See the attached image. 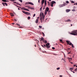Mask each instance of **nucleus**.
Listing matches in <instances>:
<instances>
[{"mask_svg": "<svg viewBox=\"0 0 77 77\" xmlns=\"http://www.w3.org/2000/svg\"><path fill=\"white\" fill-rule=\"evenodd\" d=\"M49 45H50V43H47V44H46V48H50V47Z\"/></svg>", "mask_w": 77, "mask_h": 77, "instance_id": "7ed1b4c3", "label": "nucleus"}, {"mask_svg": "<svg viewBox=\"0 0 77 77\" xmlns=\"http://www.w3.org/2000/svg\"><path fill=\"white\" fill-rule=\"evenodd\" d=\"M66 42H67V44H68V45H69V44H70V43H69V42H70L67 41H66Z\"/></svg>", "mask_w": 77, "mask_h": 77, "instance_id": "f3484780", "label": "nucleus"}, {"mask_svg": "<svg viewBox=\"0 0 77 77\" xmlns=\"http://www.w3.org/2000/svg\"><path fill=\"white\" fill-rule=\"evenodd\" d=\"M44 2H45V0H42V1L41 4L42 6V5H43V3H44Z\"/></svg>", "mask_w": 77, "mask_h": 77, "instance_id": "423d86ee", "label": "nucleus"}, {"mask_svg": "<svg viewBox=\"0 0 77 77\" xmlns=\"http://www.w3.org/2000/svg\"><path fill=\"white\" fill-rule=\"evenodd\" d=\"M13 3H17V2H14Z\"/></svg>", "mask_w": 77, "mask_h": 77, "instance_id": "052dcab7", "label": "nucleus"}, {"mask_svg": "<svg viewBox=\"0 0 77 77\" xmlns=\"http://www.w3.org/2000/svg\"><path fill=\"white\" fill-rule=\"evenodd\" d=\"M56 3L55 1H52L51 2H50L51 6V7H53V4H56Z\"/></svg>", "mask_w": 77, "mask_h": 77, "instance_id": "f257e3e1", "label": "nucleus"}, {"mask_svg": "<svg viewBox=\"0 0 77 77\" xmlns=\"http://www.w3.org/2000/svg\"><path fill=\"white\" fill-rule=\"evenodd\" d=\"M62 60H63V61H64V63H65V60H64L63 59V58H62Z\"/></svg>", "mask_w": 77, "mask_h": 77, "instance_id": "72a5a7b5", "label": "nucleus"}, {"mask_svg": "<svg viewBox=\"0 0 77 77\" xmlns=\"http://www.w3.org/2000/svg\"><path fill=\"white\" fill-rule=\"evenodd\" d=\"M64 57H65V54H64Z\"/></svg>", "mask_w": 77, "mask_h": 77, "instance_id": "e2e57ef3", "label": "nucleus"}, {"mask_svg": "<svg viewBox=\"0 0 77 77\" xmlns=\"http://www.w3.org/2000/svg\"><path fill=\"white\" fill-rule=\"evenodd\" d=\"M41 46H42V47H43V48H44V47L42 45H41Z\"/></svg>", "mask_w": 77, "mask_h": 77, "instance_id": "864d4df0", "label": "nucleus"}, {"mask_svg": "<svg viewBox=\"0 0 77 77\" xmlns=\"http://www.w3.org/2000/svg\"><path fill=\"white\" fill-rule=\"evenodd\" d=\"M29 5H34L33 3L31 2H29Z\"/></svg>", "mask_w": 77, "mask_h": 77, "instance_id": "2eb2a0df", "label": "nucleus"}, {"mask_svg": "<svg viewBox=\"0 0 77 77\" xmlns=\"http://www.w3.org/2000/svg\"><path fill=\"white\" fill-rule=\"evenodd\" d=\"M42 6L40 8V11H41L42 10Z\"/></svg>", "mask_w": 77, "mask_h": 77, "instance_id": "b1692460", "label": "nucleus"}, {"mask_svg": "<svg viewBox=\"0 0 77 77\" xmlns=\"http://www.w3.org/2000/svg\"><path fill=\"white\" fill-rule=\"evenodd\" d=\"M14 24H15V23H12V24H13V25H14Z\"/></svg>", "mask_w": 77, "mask_h": 77, "instance_id": "0e129e2a", "label": "nucleus"}, {"mask_svg": "<svg viewBox=\"0 0 77 77\" xmlns=\"http://www.w3.org/2000/svg\"><path fill=\"white\" fill-rule=\"evenodd\" d=\"M26 11H29V10L27 9H26Z\"/></svg>", "mask_w": 77, "mask_h": 77, "instance_id": "8fccbe9b", "label": "nucleus"}, {"mask_svg": "<svg viewBox=\"0 0 77 77\" xmlns=\"http://www.w3.org/2000/svg\"><path fill=\"white\" fill-rule=\"evenodd\" d=\"M67 59H69V62H70V60H72V58H69V57H68L67 58Z\"/></svg>", "mask_w": 77, "mask_h": 77, "instance_id": "0eeeda50", "label": "nucleus"}, {"mask_svg": "<svg viewBox=\"0 0 77 77\" xmlns=\"http://www.w3.org/2000/svg\"><path fill=\"white\" fill-rule=\"evenodd\" d=\"M17 5H19L20 6H21V5L19 3H17Z\"/></svg>", "mask_w": 77, "mask_h": 77, "instance_id": "bb28decb", "label": "nucleus"}, {"mask_svg": "<svg viewBox=\"0 0 77 77\" xmlns=\"http://www.w3.org/2000/svg\"><path fill=\"white\" fill-rule=\"evenodd\" d=\"M60 42H62V39L60 40Z\"/></svg>", "mask_w": 77, "mask_h": 77, "instance_id": "a19ab883", "label": "nucleus"}, {"mask_svg": "<svg viewBox=\"0 0 77 77\" xmlns=\"http://www.w3.org/2000/svg\"><path fill=\"white\" fill-rule=\"evenodd\" d=\"M29 4V2H27L25 3V5H28Z\"/></svg>", "mask_w": 77, "mask_h": 77, "instance_id": "c9c22d12", "label": "nucleus"}, {"mask_svg": "<svg viewBox=\"0 0 77 77\" xmlns=\"http://www.w3.org/2000/svg\"><path fill=\"white\" fill-rule=\"evenodd\" d=\"M2 4L3 5V6H5V3H4V2H2Z\"/></svg>", "mask_w": 77, "mask_h": 77, "instance_id": "4be33fe9", "label": "nucleus"}, {"mask_svg": "<svg viewBox=\"0 0 77 77\" xmlns=\"http://www.w3.org/2000/svg\"><path fill=\"white\" fill-rule=\"evenodd\" d=\"M75 11V10L73 9L72 10V11Z\"/></svg>", "mask_w": 77, "mask_h": 77, "instance_id": "a18cd8bd", "label": "nucleus"}, {"mask_svg": "<svg viewBox=\"0 0 77 77\" xmlns=\"http://www.w3.org/2000/svg\"><path fill=\"white\" fill-rule=\"evenodd\" d=\"M77 68H76L75 69L74 71H77Z\"/></svg>", "mask_w": 77, "mask_h": 77, "instance_id": "c03bdc74", "label": "nucleus"}, {"mask_svg": "<svg viewBox=\"0 0 77 77\" xmlns=\"http://www.w3.org/2000/svg\"><path fill=\"white\" fill-rule=\"evenodd\" d=\"M73 8L74 9H75V6L73 7Z\"/></svg>", "mask_w": 77, "mask_h": 77, "instance_id": "6e6d98bb", "label": "nucleus"}, {"mask_svg": "<svg viewBox=\"0 0 77 77\" xmlns=\"http://www.w3.org/2000/svg\"><path fill=\"white\" fill-rule=\"evenodd\" d=\"M45 17V15H44L43 17V13H42V17H40V20H42V19H43V21H44V20Z\"/></svg>", "mask_w": 77, "mask_h": 77, "instance_id": "f03ea898", "label": "nucleus"}, {"mask_svg": "<svg viewBox=\"0 0 77 77\" xmlns=\"http://www.w3.org/2000/svg\"><path fill=\"white\" fill-rule=\"evenodd\" d=\"M77 30H74L72 32V33H77Z\"/></svg>", "mask_w": 77, "mask_h": 77, "instance_id": "20e7f679", "label": "nucleus"}, {"mask_svg": "<svg viewBox=\"0 0 77 77\" xmlns=\"http://www.w3.org/2000/svg\"><path fill=\"white\" fill-rule=\"evenodd\" d=\"M72 72H73L74 73H75V72H74V71H72Z\"/></svg>", "mask_w": 77, "mask_h": 77, "instance_id": "774afa93", "label": "nucleus"}, {"mask_svg": "<svg viewBox=\"0 0 77 77\" xmlns=\"http://www.w3.org/2000/svg\"><path fill=\"white\" fill-rule=\"evenodd\" d=\"M43 42H44V43H45V44H47V41L46 40H43Z\"/></svg>", "mask_w": 77, "mask_h": 77, "instance_id": "4468645a", "label": "nucleus"}, {"mask_svg": "<svg viewBox=\"0 0 77 77\" xmlns=\"http://www.w3.org/2000/svg\"><path fill=\"white\" fill-rule=\"evenodd\" d=\"M19 28H21V29L23 27L22 26H19Z\"/></svg>", "mask_w": 77, "mask_h": 77, "instance_id": "de8ad7c7", "label": "nucleus"}, {"mask_svg": "<svg viewBox=\"0 0 77 77\" xmlns=\"http://www.w3.org/2000/svg\"><path fill=\"white\" fill-rule=\"evenodd\" d=\"M22 12H23V13L24 14H26V12L24 11H22Z\"/></svg>", "mask_w": 77, "mask_h": 77, "instance_id": "5701e85b", "label": "nucleus"}, {"mask_svg": "<svg viewBox=\"0 0 77 77\" xmlns=\"http://www.w3.org/2000/svg\"><path fill=\"white\" fill-rule=\"evenodd\" d=\"M40 0H38V3H40Z\"/></svg>", "mask_w": 77, "mask_h": 77, "instance_id": "13d9d810", "label": "nucleus"}, {"mask_svg": "<svg viewBox=\"0 0 77 77\" xmlns=\"http://www.w3.org/2000/svg\"><path fill=\"white\" fill-rule=\"evenodd\" d=\"M60 77H62V75H60Z\"/></svg>", "mask_w": 77, "mask_h": 77, "instance_id": "bf43d9fd", "label": "nucleus"}, {"mask_svg": "<svg viewBox=\"0 0 77 77\" xmlns=\"http://www.w3.org/2000/svg\"><path fill=\"white\" fill-rule=\"evenodd\" d=\"M44 38L43 37H42L41 38V41H44Z\"/></svg>", "mask_w": 77, "mask_h": 77, "instance_id": "6ab92c4d", "label": "nucleus"}, {"mask_svg": "<svg viewBox=\"0 0 77 77\" xmlns=\"http://www.w3.org/2000/svg\"><path fill=\"white\" fill-rule=\"evenodd\" d=\"M20 8H18V10H20Z\"/></svg>", "mask_w": 77, "mask_h": 77, "instance_id": "338daca9", "label": "nucleus"}, {"mask_svg": "<svg viewBox=\"0 0 77 77\" xmlns=\"http://www.w3.org/2000/svg\"><path fill=\"white\" fill-rule=\"evenodd\" d=\"M69 45H71L73 48H74V45H73V44H72V43H70Z\"/></svg>", "mask_w": 77, "mask_h": 77, "instance_id": "39448f33", "label": "nucleus"}, {"mask_svg": "<svg viewBox=\"0 0 77 77\" xmlns=\"http://www.w3.org/2000/svg\"><path fill=\"white\" fill-rule=\"evenodd\" d=\"M27 19L28 20H30V17H28Z\"/></svg>", "mask_w": 77, "mask_h": 77, "instance_id": "cd10ccee", "label": "nucleus"}, {"mask_svg": "<svg viewBox=\"0 0 77 77\" xmlns=\"http://www.w3.org/2000/svg\"><path fill=\"white\" fill-rule=\"evenodd\" d=\"M47 11L45 10V15H47Z\"/></svg>", "mask_w": 77, "mask_h": 77, "instance_id": "aec40b11", "label": "nucleus"}, {"mask_svg": "<svg viewBox=\"0 0 77 77\" xmlns=\"http://www.w3.org/2000/svg\"><path fill=\"white\" fill-rule=\"evenodd\" d=\"M2 2H7V1L6 0H2Z\"/></svg>", "mask_w": 77, "mask_h": 77, "instance_id": "412c9836", "label": "nucleus"}, {"mask_svg": "<svg viewBox=\"0 0 77 77\" xmlns=\"http://www.w3.org/2000/svg\"><path fill=\"white\" fill-rule=\"evenodd\" d=\"M10 1H11V2H15V0H9Z\"/></svg>", "mask_w": 77, "mask_h": 77, "instance_id": "f704fd0d", "label": "nucleus"}, {"mask_svg": "<svg viewBox=\"0 0 77 77\" xmlns=\"http://www.w3.org/2000/svg\"><path fill=\"white\" fill-rule=\"evenodd\" d=\"M45 11H47V12H48V11H49V8H48V7H47Z\"/></svg>", "mask_w": 77, "mask_h": 77, "instance_id": "9b49d317", "label": "nucleus"}, {"mask_svg": "<svg viewBox=\"0 0 77 77\" xmlns=\"http://www.w3.org/2000/svg\"><path fill=\"white\" fill-rule=\"evenodd\" d=\"M14 5H15V6H16V7H17V8L19 7V6H17V5H16V4H14Z\"/></svg>", "mask_w": 77, "mask_h": 77, "instance_id": "58836bf2", "label": "nucleus"}, {"mask_svg": "<svg viewBox=\"0 0 77 77\" xmlns=\"http://www.w3.org/2000/svg\"><path fill=\"white\" fill-rule=\"evenodd\" d=\"M17 25V26H20V25L18 24H16Z\"/></svg>", "mask_w": 77, "mask_h": 77, "instance_id": "603ef678", "label": "nucleus"}, {"mask_svg": "<svg viewBox=\"0 0 77 77\" xmlns=\"http://www.w3.org/2000/svg\"><path fill=\"white\" fill-rule=\"evenodd\" d=\"M45 2H47V1L46 0H45Z\"/></svg>", "mask_w": 77, "mask_h": 77, "instance_id": "680f3d73", "label": "nucleus"}, {"mask_svg": "<svg viewBox=\"0 0 77 77\" xmlns=\"http://www.w3.org/2000/svg\"><path fill=\"white\" fill-rule=\"evenodd\" d=\"M71 11V10H70V9H66V11L67 12H69V11Z\"/></svg>", "mask_w": 77, "mask_h": 77, "instance_id": "ddd939ff", "label": "nucleus"}, {"mask_svg": "<svg viewBox=\"0 0 77 77\" xmlns=\"http://www.w3.org/2000/svg\"><path fill=\"white\" fill-rule=\"evenodd\" d=\"M71 3H74L75 2H74L73 1H71Z\"/></svg>", "mask_w": 77, "mask_h": 77, "instance_id": "c756f323", "label": "nucleus"}, {"mask_svg": "<svg viewBox=\"0 0 77 77\" xmlns=\"http://www.w3.org/2000/svg\"><path fill=\"white\" fill-rule=\"evenodd\" d=\"M39 28H40V29H42V26H39Z\"/></svg>", "mask_w": 77, "mask_h": 77, "instance_id": "7c9ffc66", "label": "nucleus"}, {"mask_svg": "<svg viewBox=\"0 0 77 77\" xmlns=\"http://www.w3.org/2000/svg\"><path fill=\"white\" fill-rule=\"evenodd\" d=\"M71 53V52H69V53H67L68 54H70Z\"/></svg>", "mask_w": 77, "mask_h": 77, "instance_id": "4d7b16f0", "label": "nucleus"}, {"mask_svg": "<svg viewBox=\"0 0 77 77\" xmlns=\"http://www.w3.org/2000/svg\"><path fill=\"white\" fill-rule=\"evenodd\" d=\"M22 10H24L25 11H26V8L24 7H22Z\"/></svg>", "mask_w": 77, "mask_h": 77, "instance_id": "a211bd4d", "label": "nucleus"}, {"mask_svg": "<svg viewBox=\"0 0 77 77\" xmlns=\"http://www.w3.org/2000/svg\"><path fill=\"white\" fill-rule=\"evenodd\" d=\"M71 21L69 19H68L67 20H66L65 22H71Z\"/></svg>", "mask_w": 77, "mask_h": 77, "instance_id": "1a4fd4ad", "label": "nucleus"}, {"mask_svg": "<svg viewBox=\"0 0 77 77\" xmlns=\"http://www.w3.org/2000/svg\"><path fill=\"white\" fill-rule=\"evenodd\" d=\"M52 49H53V50H54V49H55V48H54V47H52Z\"/></svg>", "mask_w": 77, "mask_h": 77, "instance_id": "09e8293b", "label": "nucleus"}, {"mask_svg": "<svg viewBox=\"0 0 77 77\" xmlns=\"http://www.w3.org/2000/svg\"><path fill=\"white\" fill-rule=\"evenodd\" d=\"M42 13H40V17H42Z\"/></svg>", "mask_w": 77, "mask_h": 77, "instance_id": "393cba45", "label": "nucleus"}, {"mask_svg": "<svg viewBox=\"0 0 77 77\" xmlns=\"http://www.w3.org/2000/svg\"><path fill=\"white\" fill-rule=\"evenodd\" d=\"M57 70H59V69H60V68L58 67V68H57Z\"/></svg>", "mask_w": 77, "mask_h": 77, "instance_id": "ea45409f", "label": "nucleus"}, {"mask_svg": "<svg viewBox=\"0 0 77 77\" xmlns=\"http://www.w3.org/2000/svg\"><path fill=\"white\" fill-rule=\"evenodd\" d=\"M76 66V65H74V66Z\"/></svg>", "mask_w": 77, "mask_h": 77, "instance_id": "69168bd1", "label": "nucleus"}, {"mask_svg": "<svg viewBox=\"0 0 77 77\" xmlns=\"http://www.w3.org/2000/svg\"><path fill=\"white\" fill-rule=\"evenodd\" d=\"M45 6L46 5H47V2H45Z\"/></svg>", "mask_w": 77, "mask_h": 77, "instance_id": "3c124183", "label": "nucleus"}, {"mask_svg": "<svg viewBox=\"0 0 77 77\" xmlns=\"http://www.w3.org/2000/svg\"><path fill=\"white\" fill-rule=\"evenodd\" d=\"M69 69V70H72V69H73V68H70Z\"/></svg>", "mask_w": 77, "mask_h": 77, "instance_id": "2f4dec72", "label": "nucleus"}, {"mask_svg": "<svg viewBox=\"0 0 77 77\" xmlns=\"http://www.w3.org/2000/svg\"><path fill=\"white\" fill-rule=\"evenodd\" d=\"M31 9H34V8H32V7H29Z\"/></svg>", "mask_w": 77, "mask_h": 77, "instance_id": "a878e982", "label": "nucleus"}, {"mask_svg": "<svg viewBox=\"0 0 77 77\" xmlns=\"http://www.w3.org/2000/svg\"><path fill=\"white\" fill-rule=\"evenodd\" d=\"M66 5V3H64L63 4H62V5H61V7H63V6H65Z\"/></svg>", "mask_w": 77, "mask_h": 77, "instance_id": "6e6552de", "label": "nucleus"}, {"mask_svg": "<svg viewBox=\"0 0 77 77\" xmlns=\"http://www.w3.org/2000/svg\"><path fill=\"white\" fill-rule=\"evenodd\" d=\"M11 16V17H14V14L12 13H10Z\"/></svg>", "mask_w": 77, "mask_h": 77, "instance_id": "dca6fc26", "label": "nucleus"}, {"mask_svg": "<svg viewBox=\"0 0 77 77\" xmlns=\"http://www.w3.org/2000/svg\"><path fill=\"white\" fill-rule=\"evenodd\" d=\"M19 1L21 3H23V1L22 0H19Z\"/></svg>", "mask_w": 77, "mask_h": 77, "instance_id": "c85d7f7f", "label": "nucleus"}, {"mask_svg": "<svg viewBox=\"0 0 77 77\" xmlns=\"http://www.w3.org/2000/svg\"><path fill=\"white\" fill-rule=\"evenodd\" d=\"M5 5H6L7 6H8V4L6 3L5 2Z\"/></svg>", "mask_w": 77, "mask_h": 77, "instance_id": "473e14b6", "label": "nucleus"}, {"mask_svg": "<svg viewBox=\"0 0 77 77\" xmlns=\"http://www.w3.org/2000/svg\"><path fill=\"white\" fill-rule=\"evenodd\" d=\"M25 14L26 15H30V13H29L28 12H26L25 13Z\"/></svg>", "mask_w": 77, "mask_h": 77, "instance_id": "9d476101", "label": "nucleus"}, {"mask_svg": "<svg viewBox=\"0 0 77 77\" xmlns=\"http://www.w3.org/2000/svg\"><path fill=\"white\" fill-rule=\"evenodd\" d=\"M35 15H36V14H34L33 16V17H35Z\"/></svg>", "mask_w": 77, "mask_h": 77, "instance_id": "49530a36", "label": "nucleus"}, {"mask_svg": "<svg viewBox=\"0 0 77 77\" xmlns=\"http://www.w3.org/2000/svg\"><path fill=\"white\" fill-rule=\"evenodd\" d=\"M14 21H16V22H17V19H14Z\"/></svg>", "mask_w": 77, "mask_h": 77, "instance_id": "e433bc0d", "label": "nucleus"}, {"mask_svg": "<svg viewBox=\"0 0 77 77\" xmlns=\"http://www.w3.org/2000/svg\"><path fill=\"white\" fill-rule=\"evenodd\" d=\"M43 46H44V47H46V45H45V44H44V45H43Z\"/></svg>", "mask_w": 77, "mask_h": 77, "instance_id": "4c0bfd02", "label": "nucleus"}, {"mask_svg": "<svg viewBox=\"0 0 77 77\" xmlns=\"http://www.w3.org/2000/svg\"><path fill=\"white\" fill-rule=\"evenodd\" d=\"M42 33L43 35V36H45V34H44V32H42Z\"/></svg>", "mask_w": 77, "mask_h": 77, "instance_id": "37998d69", "label": "nucleus"}, {"mask_svg": "<svg viewBox=\"0 0 77 77\" xmlns=\"http://www.w3.org/2000/svg\"><path fill=\"white\" fill-rule=\"evenodd\" d=\"M41 20V23H42V20Z\"/></svg>", "mask_w": 77, "mask_h": 77, "instance_id": "5fc2aeb1", "label": "nucleus"}, {"mask_svg": "<svg viewBox=\"0 0 77 77\" xmlns=\"http://www.w3.org/2000/svg\"><path fill=\"white\" fill-rule=\"evenodd\" d=\"M35 23H36V24H38V19H36V20L35 21Z\"/></svg>", "mask_w": 77, "mask_h": 77, "instance_id": "f8f14e48", "label": "nucleus"}, {"mask_svg": "<svg viewBox=\"0 0 77 77\" xmlns=\"http://www.w3.org/2000/svg\"><path fill=\"white\" fill-rule=\"evenodd\" d=\"M66 3H69V2L68 1H67L66 2Z\"/></svg>", "mask_w": 77, "mask_h": 77, "instance_id": "79ce46f5", "label": "nucleus"}]
</instances>
